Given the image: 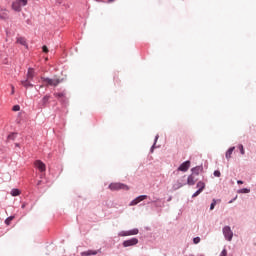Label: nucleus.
Listing matches in <instances>:
<instances>
[{
	"label": "nucleus",
	"mask_w": 256,
	"mask_h": 256,
	"mask_svg": "<svg viewBox=\"0 0 256 256\" xmlns=\"http://www.w3.org/2000/svg\"><path fill=\"white\" fill-rule=\"evenodd\" d=\"M201 171V166H197L195 168L192 169V175H199V172Z\"/></svg>",
	"instance_id": "nucleus-21"
},
{
	"label": "nucleus",
	"mask_w": 256,
	"mask_h": 256,
	"mask_svg": "<svg viewBox=\"0 0 256 256\" xmlns=\"http://www.w3.org/2000/svg\"><path fill=\"white\" fill-rule=\"evenodd\" d=\"M42 50L44 53H49V48H47V46H43Z\"/></svg>",
	"instance_id": "nucleus-33"
},
{
	"label": "nucleus",
	"mask_w": 256,
	"mask_h": 256,
	"mask_svg": "<svg viewBox=\"0 0 256 256\" xmlns=\"http://www.w3.org/2000/svg\"><path fill=\"white\" fill-rule=\"evenodd\" d=\"M184 185H187V183L185 182V176H183L176 183H174L173 189L174 191H177V189H181V187H184Z\"/></svg>",
	"instance_id": "nucleus-8"
},
{
	"label": "nucleus",
	"mask_w": 256,
	"mask_h": 256,
	"mask_svg": "<svg viewBox=\"0 0 256 256\" xmlns=\"http://www.w3.org/2000/svg\"><path fill=\"white\" fill-rule=\"evenodd\" d=\"M201 193H203V191H201V190L198 189V191H196V192L192 195V197H197V196L201 195Z\"/></svg>",
	"instance_id": "nucleus-30"
},
{
	"label": "nucleus",
	"mask_w": 256,
	"mask_h": 256,
	"mask_svg": "<svg viewBox=\"0 0 256 256\" xmlns=\"http://www.w3.org/2000/svg\"><path fill=\"white\" fill-rule=\"evenodd\" d=\"M13 219H15V216H10V217H8V218L5 220V223H6L7 225H11V221H13Z\"/></svg>",
	"instance_id": "nucleus-24"
},
{
	"label": "nucleus",
	"mask_w": 256,
	"mask_h": 256,
	"mask_svg": "<svg viewBox=\"0 0 256 256\" xmlns=\"http://www.w3.org/2000/svg\"><path fill=\"white\" fill-rule=\"evenodd\" d=\"M37 185H41V180L38 181Z\"/></svg>",
	"instance_id": "nucleus-37"
},
{
	"label": "nucleus",
	"mask_w": 256,
	"mask_h": 256,
	"mask_svg": "<svg viewBox=\"0 0 256 256\" xmlns=\"http://www.w3.org/2000/svg\"><path fill=\"white\" fill-rule=\"evenodd\" d=\"M40 89H43V85L40 86Z\"/></svg>",
	"instance_id": "nucleus-38"
},
{
	"label": "nucleus",
	"mask_w": 256,
	"mask_h": 256,
	"mask_svg": "<svg viewBox=\"0 0 256 256\" xmlns=\"http://www.w3.org/2000/svg\"><path fill=\"white\" fill-rule=\"evenodd\" d=\"M113 1H115V0H108V3H113Z\"/></svg>",
	"instance_id": "nucleus-36"
},
{
	"label": "nucleus",
	"mask_w": 256,
	"mask_h": 256,
	"mask_svg": "<svg viewBox=\"0 0 256 256\" xmlns=\"http://www.w3.org/2000/svg\"><path fill=\"white\" fill-rule=\"evenodd\" d=\"M215 205H217V201L213 200V202L210 205V211H213V209H215Z\"/></svg>",
	"instance_id": "nucleus-27"
},
{
	"label": "nucleus",
	"mask_w": 256,
	"mask_h": 256,
	"mask_svg": "<svg viewBox=\"0 0 256 256\" xmlns=\"http://www.w3.org/2000/svg\"><path fill=\"white\" fill-rule=\"evenodd\" d=\"M35 168L38 169L41 173H45L47 171V167L45 166V163L41 160H36L35 163Z\"/></svg>",
	"instance_id": "nucleus-7"
},
{
	"label": "nucleus",
	"mask_w": 256,
	"mask_h": 256,
	"mask_svg": "<svg viewBox=\"0 0 256 256\" xmlns=\"http://www.w3.org/2000/svg\"><path fill=\"white\" fill-rule=\"evenodd\" d=\"M195 183H197V176H195V174L188 176L187 185H195Z\"/></svg>",
	"instance_id": "nucleus-13"
},
{
	"label": "nucleus",
	"mask_w": 256,
	"mask_h": 256,
	"mask_svg": "<svg viewBox=\"0 0 256 256\" xmlns=\"http://www.w3.org/2000/svg\"><path fill=\"white\" fill-rule=\"evenodd\" d=\"M237 183H238V185H243V181H241V180H238Z\"/></svg>",
	"instance_id": "nucleus-35"
},
{
	"label": "nucleus",
	"mask_w": 256,
	"mask_h": 256,
	"mask_svg": "<svg viewBox=\"0 0 256 256\" xmlns=\"http://www.w3.org/2000/svg\"><path fill=\"white\" fill-rule=\"evenodd\" d=\"M34 77H35V69L28 68L26 79L20 82L21 85H23V87H25L26 89H29V87H33V84L31 83V81H33Z\"/></svg>",
	"instance_id": "nucleus-1"
},
{
	"label": "nucleus",
	"mask_w": 256,
	"mask_h": 256,
	"mask_svg": "<svg viewBox=\"0 0 256 256\" xmlns=\"http://www.w3.org/2000/svg\"><path fill=\"white\" fill-rule=\"evenodd\" d=\"M193 243H194L195 245H197L198 243H201V238H199V237L194 238V239H193Z\"/></svg>",
	"instance_id": "nucleus-29"
},
{
	"label": "nucleus",
	"mask_w": 256,
	"mask_h": 256,
	"mask_svg": "<svg viewBox=\"0 0 256 256\" xmlns=\"http://www.w3.org/2000/svg\"><path fill=\"white\" fill-rule=\"evenodd\" d=\"M235 151V147H231L228 149V151L225 154L226 159L229 161L231 159V155H233V152Z\"/></svg>",
	"instance_id": "nucleus-16"
},
{
	"label": "nucleus",
	"mask_w": 256,
	"mask_h": 256,
	"mask_svg": "<svg viewBox=\"0 0 256 256\" xmlns=\"http://www.w3.org/2000/svg\"><path fill=\"white\" fill-rule=\"evenodd\" d=\"M219 256H227V249H223Z\"/></svg>",
	"instance_id": "nucleus-32"
},
{
	"label": "nucleus",
	"mask_w": 256,
	"mask_h": 256,
	"mask_svg": "<svg viewBox=\"0 0 256 256\" xmlns=\"http://www.w3.org/2000/svg\"><path fill=\"white\" fill-rule=\"evenodd\" d=\"M238 193H251V190L248 188H243V189L238 190Z\"/></svg>",
	"instance_id": "nucleus-25"
},
{
	"label": "nucleus",
	"mask_w": 256,
	"mask_h": 256,
	"mask_svg": "<svg viewBox=\"0 0 256 256\" xmlns=\"http://www.w3.org/2000/svg\"><path fill=\"white\" fill-rule=\"evenodd\" d=\"M190 167H191V161H186L178 167V171H183L185 173L186 171H189Z\"/></svg>",
	"instance_id": "nucleus-12"
},
{
	"label": "nucleus",
	"mask_w": 256,
	"mask_h": 256,
	"mask_svg": "<svg viewBox=\"0 0 256 256\" xmlns=\"http://www.w3.org/2000/svg\"><path fill=\"white\" fill-rule=\"evenodd\" d=\"M98 251L97 250H88L85 252H81L82 256H90V255H97Z\"/></svg>",
	"instance_id": "nucleus-15"
},
{
	"label": "nucleus",
	"mask_w": 256,
	"mask_h": 256,
	"mask_svg": "<svg viewBox=\"0 0 256 256\" xmlns=\"http://www.w3.org/2000/svg\"><path fill=\"white\" fill-rule=\"evenodd\" d=\"M137 243H139V239L131 238L123 242V247H133V245H137Z\"/></svg>",
	"instance_id": "nucleus-10"
},
{
	"label": "nucleus",
	"mask_w": 256,
	"mask_h": 256,
	"mask_svg": "<svg viewBox=\"0 0 256 256\" xmlns=\"http://www.w3.org/2000/svg\"><path fill=\"white\" fill-rule=\"evenodd\" d=\"M17 43L23 45L24 47H27V41L23 37L17 38Z\"/></svg>",
	"instance_id": "nucleus-18"
},
{
	"label": "nucleus",
	"mask_w": 256,
	"mask_h": 256,
	"mask_svg": "<svg viewBox=\"0 0 256 256\" xmlns=\"http://www.w3.org/2000/svg\"><path fill=\"white\" fill-rule=\"evenodd\" d=\"M0 63L2 65H9V57L7 56V52L0 51Z\"/></svg>",
	"instance_id": "nucleus-9"
},
{
	"label": "nucleus",
	"mask_w": 256,
	"mask_h": 256,
	"mask_svg": "<svg viewBox=\"0 0 256 256\" xmlns=\"http://www.w3.org/2000/svg\"><path fill=\"white\" fill-rule=\"evenodd\" d=\"M120 189H122L123 191H129V186H127L126 184L123 183H111L109 185V190L110 191H120Z\"/></svg>",
	"instance_id": "nucleus-3"
},
{
	"label": "nucleus",
	"mask_w": 256,
	"mask_h": 256,
	"mask_svg": "<svg viewBox=\"0 0 256 256\" xmlns=\"http://www.w3.org/2000/svg\"><path fill=\"white\" fill-rule=\"evenodd\" d=\"M11 89H12V91H11V95H15V86H11Z\"/></svg>",
	"instance_id": "nucleus-34"
},
{
	"label": "nucleus",
	"mask_w": 256,
	"mask_h": 256,
	"mask_svg": "<svg viewBox=\"0 0 256 256\" xmlns=\"http://www.w3.org/2000/svg\"><path fill=\"white\" fill-rule=\"evenodd\" d=\"M145 199H147V195L138 196L136 199L130 202V206L133 207L135 205H139V203H141V201H145Z\"/></svg>",
	"instance_id": "nucleus-11"
},
{
	"label": "nucleus",
	"mask_w": 256,
	"mask_h": 256,
	"mask_svg": "<svg viewBox=\"0 0 256 256\" xmlns=\"http://www.w3.org/2000/svg\"><path fill=\"white\" fill-rule=\"evenodd\" d=\"M54 96H56L57 99H63V97H65V92L54 93Z\"/></svg>",
	"instance_id": "nucleus-23"
},
{
	"label": "nucleus",
	"mask_w": 256,
	"mask_h": 256,
	"mask_svg": "<svg viewBox=\"0 0 256 256\" xmlns=\"http://www.w3.org/2000/svg\"><path fill=\"white\" fill-rule=\"evenodd\" d=\"M223 235L227 241H232L233 239V231L231 230V227L225 226L223 228Z\"/></svg>",
	"instance_id": "nucleus-6"
},
{
	"label": "nucleus",
	"mask_w": 256,
	"mask_h": 256,
	"mask_svg": "<svg viewBox=\"0 0 256 256\" xmlns=\"http://www.w3.org/2000/svg\"><path fill=\"white\" fill-rule=\"evenodd\" d=\"M16 146H17V147H19V144H18V143H16Z\"/></svg>",
	"instance_id": "nucleus-39"
},
{
	"label": "nucleus",
	"mask_w": 256,
	"mask_h": 256,
	"mask_svg": "<svg viewBox=\"0 0 256 256\" xmlns=\"http://www.w3.org/2000/svg\"><path fill=\"white\" fill-rule=\"evenodd\" d=\"M238 149H240L241 155H244V153H245V148H243V144H240V145L238 146Z\"/></svg>",
	"instance_id": "nucleus-26"
},
{
	"label": "nucleus",
	"mask_w": 256,
	"mask_h": 256,
	"mask_svg": "<svg viewBox=\"0 0 256 256\" xmlns=\"http://www.w3.org/2000/svg\"><path fill=\"white\" fill-rule=\"evenodd\" d=\"M118 235L119 237H130L131 235H139V229L134 228L129 231H121Z\"/></svg>",
	"instance_id": "nucleus-5"
},
{
	"label": "nucleus",
	"mask_w": 256,
	"mask_h": 256,
	"mask_svg": "<svg viewBox=\"0 0 256 256\" xmlns=\"http://www.w3.org/2000/svg\"><path fill=\"white\" fill-rule=\"evenodd\" d=\"M157 139H159V137L156 136V141H157Z\"/></svg>",
	"instance_id": "nucleus-40"
},
{
	"label": "nucleus",
	"mask_w": 256,
	"mask_h": 256,
	"mask_svg": "<svg viewBox=\"0 0 256 256\" xmlns=\"http://www.w3.org/2000/svg\"><path fill=\"white\" fill-rule=\"evenodd\" d=\"M10 195H12V197H19V195H21V190L14 188L11 190Z\"/></svg>",
	"instance_id": "nucleus-17"
},
{
	"label": "nucleus",
	"mask_w": 256,
	"mask_h": 256,
	"mask_svg": "<svg viewBox=\"0 0 256 256\" xmlns=\"http://www.w3.org/2000/svg\"><path fill=\"white\" fill-rule=\"evenodd\" d=\"M41 81H43L44 85L46 87H57V85H59V83H61V79L59 78H45V77H41Z\"/></svg>",
	"instance_id": "nucleus-2"
},
{
	"label": "nucleus",
	"mask_w": 256,
	"mask_h": 256,
	"mask_svg": "<svg viewBox=\"0 0 256 256\" xmlns=\"http://www.w3.org/2000/svg\"><path fill=\"white\" fill-rule=\"evenodd\" d=\"M12 111H21V106H19V105H14V106L12 107Z\"/></svg>",
	"instance_id": "nucleus-28"
},
{
	"label": "nucleus",
	"mask_w": 256,
	"mask_h": 256,
	"mask_svg": "<svg viewBox=\"0 0 256 256\" xmlns=\"http://www.w3.org/2000/svg\"><path fill=\"white\" fill-rule=\"evenodd\" d=\"M25 5H27V0H16L12 3V9L19 13L21 11V7H25Z\"/></svg>",
	"instance_id": "nucleus-4"
},
{
	"label": "nucleus",
	"mask_w": 256,
	"mask_h": 256,
	"mask_svg": "<svg viewBox=\"0 0 256 256\" xmlns=\"http://www.w3.org/2000/svg\"><path fill=\"white\" fill-rule=\"evenodd\" d=\"M49 99H51V96H49V95H46L42 98L43 107H45V105H47V103H49Z\"/></svg>",
	"instance_id": "nucleus-19"
},
{
	"label": "nucleus",
	"mask_w": 256,
	"mask_h": 256,
	"mask_svg": "<svg viewBox=\"0 0 256 256\" xmlns=\"http://www.w3.org/2000/svg\"><path fill=\"white\" fill-rule=\"evenodd\" d=\"M0 19H2L3 21H7V19H9V11L2 10L0 12Z\"/></svg>",
	"instance_id": "nucleus-14"
},
{
	"label": "nucleus",
	"mask_w": 256,
	"mask_h": 256,
	"mask_svg": "<svg viewBox=\"0 0 256 256\" xmlns=\"http://www.w3.org/2000/svg\"><path fill=\"white\" fill-rule=\"evenodd\" d=\"M17 139V133H11L7 137V141H15Z\"/></svg>",
	"instance_id": "nucleus-20"
},
{
	"label": "nucleus",
	"mask_w": 256,
	"mask_h": 256,
	"mask_svg": "<svg viewBox=\"0 0 256 256\" xmlns=\"http://www.w3.org/2000/svg\"><path fill=\"white\" fill-rule=\"evenodd\" d=\"M229 203H233V200H231Z\"/></svg>",
	"instance_id": "nucleus-41"
},
{
	"label": "nucleus",
	"mask_w": 256,
	"mask_h": 256,
	"mask_svg": "<svg viewBox=\"0 0 256 256\" xmlns=\"http://www.w3.org/2000/svg\"><path fill=\"white\" fill-rule=\"evenodd\" d=\"M197 187L199 188V189H198L199 191H203V189H205V184H204V182H203V181H199V182L197 183Z\"/></svg>",
	"instance_id": "nucleus-22"
},
{
	"label": "nucleus",
	"mask_w": 256,
	"mask_h": 256,
	"mask_svg": "<svg viewBox=\"0 0 256 256\" xmlns=\"http://www.w3.org/2000/svg\"><path fill=\"white\" fill-rule=\"evenodd\" d=\"M214 177H221V172L219 170L214 171Z\"/></svg>",
	"instance_id": "nucleus-31"
}]
</instances>
